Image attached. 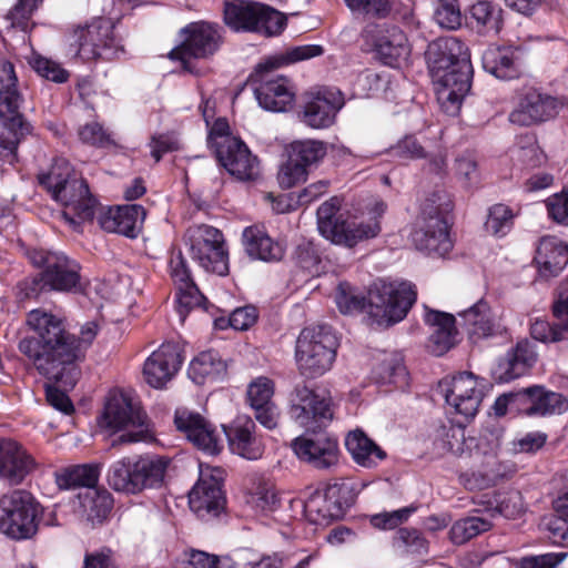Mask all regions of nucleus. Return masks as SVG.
Instances as JSON below:
<instances>
[{
	"mask_svg": "<svg viewBox=\"0 0 568 568\" xmlns=\"http://www.w3.org/2000/svg\"><path fill=\"white\" fill-rule=\"evenodd\" d=\"M27 324L33 334L20 339L19 351L41 375L72 389L81 375L77 363L95 338L98 324L85 323L77 337L67 331L62 317L43 308L31 310Z\"/></svg>",
	"mask_w": 568,
	"mask_h": 568,
	"instance_id": "1",
	"label": "nucleus"
},
{
	"mask_svg": "<svg viewBox=\"0 0 568 568\" xmlns=\"http://www.w3.org/2000/svg\"><path fill=\"white\" fill-rule=\"evenodd\" d=\"M417 298L416 286L408 281H382L367 294L341 282L335 293V303L342 314L366 313L374 323L389 326L400 322Z\"/></svg>",
	"mask_w": 568,
	"mask_h": 568,
	"instance_id": "2",
	"label": "nucleus"
},
{
	"mask_svg": "<svg viewBox=\"0 0 568 568\" xmlns=\"http://www.w3.org/2000/svg\"><path fill=\"white\" fill-rule=\"evenodd\" d=\"M425 59L438 85V100L447 112H457L470 91L474 74L467 45L456 37H440L427 45Z\"/></svg>",
	"mask_w": 568,
	"mask_h": 568,
	"instance_id": "3",
	"label": "nucleus"
},
{
	"mask_svg": "<svg viewBox=\"0 0 568 568\" xmlns=\"http://www.w3.org/2000/svg\"><path fill=\"white\" fill-rule=\"evenodd\" d=\"M38 182L64 206V216L72 224L91 222L95 215L97 200L91 195L85 180L79 178L64 158H54L48 172L38 175Z\"/></svg>",
	"mask_w": 568,
	"mask_h": 568,
	"instance_id": "4",
	"label": "nucleus"
},
{
	"mask_svg": "<svg viewBox=\"0 0 568 568\" xmlns=\"http://www.w3.org/2000/svg\"><path fill=\"white\" fill-rule=\"evenodd\" d=\"M22 102L13 63L0 60V160L9 165L16 163L18 145L31 131L20 112Z\"/></svg>",
	"mask_w": 568,
	"mask_h": 568,
	"instance_id": "5",
	"label": "nucleus"
},
{
	"mask_svg": "<svg viewBox=\"0 0 568 568\" xmlns=\"http://www.w3.org/2000/svg\"><path fill=\"white\" fill-rule=\"evenodd\" d=\"M341 200L333 196L320 205L316 212L320 233L332 243L354 247L359 242L374 239L381 232V219L387 204L376 200L369 207L367 221L355 222L344 219L339 213Z\"/></svg>",
	"mask_w": 568,
	"mask_h": 568,
	"instance_id": "6",
	"label": "nucleus"
},
{
	"mask_svg": "<svg viewBox=\"0 0 568 568\" xmlns=\"http://www.w3.org/2000/svg\"><path fill=\"white\" fill-rule=\"evenodd\" d=\"M67 45L68 55L82 62L111 61L124 54L121 39L114 34V24L108 18L73 27L67 36Z\"/></svg>",
	"mask_w": 568,
	"mask_h": 568,
	"instance_id": "7",
	"label": "nucleus"
},
{
	"mask_svg": "<svg viewBox=\"0 0 568 568\" xmlns=\"http://www.w3.org/2000/svg\"><path fill=\"white\" fill-rule=\"evenodd\" d=\"M337 347L338 341L331 325L320 324L303 328L295 348L300 373L307 378L323 376L332 368Z\"/></svg>",
	"mask_w": 568,
	"mask_h": 568,
	"instance_id": "8",
	"label": "nucleus"
},
{
	"mask_svg": "<svg viewBox=\"0 0 568 568\" xmlns=\"http://www.w3.org/2000/svg\"><path fill=\"white\" fill-rule=\"evenodd\" d=\"M223 27L207 21L190 22L179 34L181 42L173 48L168 58L179 61L184 72L199 74L195 60L213 57L223 43Z\"/></svg>",
	"mask_w": 568,
	"mask_h": 568,
	"instance_id": "9",
	"label": "nucleus"
},
{
	"mask_svg": "<svg viewBox=\"0 0 568 568\" xmlns=\"http://www.w3.org/2000/svg\"><path fill=\"white\" fill-rule=\"evenodd\" d=\"M41 505L31 493L17 489L0 498V531L13 540L32 538L39 528Z\"/></svg>",
	"mask_w": 568,
	"mask_h": 568,
	"instance_id": "10",
	"label": "nucleus"
},
{
	"mask_svg": "<svg viewBox=\"0 0 568 568\" xmlns=\"http://www.w3.org/2000/svg\"><path fill=\"white\" fill-rule=\"evenodd\" d=\"M224 21L234 31L278 36L287 24L286 17L270 6L251 0L225 2Z\"/></svg>",
	"mask_w": 568,
	"mask_h": 568,
	"instance_id": "11",
	"label": "nucleus"
},
{
	"mask_svg": "<svg viewBox=\"0 0 568 568\" xmlns=\"http://www.w3.org/2000/svg\"><path fill=\"white\" fill-rule=\"evenodd\" d=\"M185 236L191 258L201 268L219 276L229 274V250L221 230L196 224L187 229Z\"/></svg>",
	"mask_w": 568,
	"mask_h": 568,
	"instance_id": "12",
	"label": "nucleus"
},
{
	"mask_svg": "<svg viewBox=\"0 0 568 568\" xmlns=\"http://www.w3.org/2000/svg\"><path fill=\"white\" fill-rule=\"evenodd\" d=\"M277 69L280 67L274 63L267 64L265 58L255 67L251 84L261 108L272 112H285L293 105L294 85L287 77L275 74Z\"/></svg>",
	"mask_w": 568,
	"mask_h": 568,
	"instance_id": "13",
	"label": "nucleus"
},
{
	"mask_svg": "<svg viewBox=\"0 0 568 568\" xmlns=\"http://www.w3.org/2000/svg\"><path fill=\"white\" fill-rule=\"evenodd\" d=\"M28 257L34 267L41 268L50 291L78 293L81 291L80 264L64 253L45 248H32Z\"/></svg>",
	"mask_w": 568,
	"mask_h": 568,
	"instance_id": "14",
	"label": "nucleus"
},
{
	"mask_svg": "<svg viewBox=\"0 0 568 568\" xmlns=\"http://www.w3.org/2000/svg\"><path fill=\"white\" fill-rule=\"evenodd\" d=\"M288 414L306 432H321L333 419L332 398L325 392L297 385L290 395Z\"/></svg>",
	"mask_w": 568,
	"mask_h": 568,
	"instance_id": "15",
	"label": "nucleus"
},
{
	"mask_svg": "<svg viewBox=\"0 0 568 568\" xmlns=\"http://www.w3.org/2000/svg\"><path fill=\"white\" fill-rule=\"evenodd\" d=\"M146 415L140 406L134 404L132 399L121 392H110L102 415L100 417V426L110 430H121L126 427H138L136 432H128L121 434L116 442L121 444L138 443L144 439Z\"/></svg>",
	"mask_w": 568,
	"mask_h": 568,
	"instance_id": "16",
	"label": "nucleus"
},
{
	"mask_svg": "<svg viewBox=\"0 0 568 568\" xmlns=\"http://www.w3.org/2000/svg\"><path fill=\"white\" fill-rule=\"evenodd\" d=\"M224 470L200 466V476L189 493L190 509L202 520L219 517L225 509Z\"/></svg>",
	"mask_w": 568,
	"mask_h": 568,
	"instance_id": "17",
	"label": "nucleus"
},
{
	"mask_svg": "<svg viewBox=\"0 0 568 568\" xmlns=\"http://www.w3.org/2000/svg\"><path fill=\"white\" fill-rule=\"evenodd\" d=\"M351 484L342 481L327 485L324 493H314L304 503L307 519L315 525H327L342 519L355 503Z\"/></svg>",
	"mask_w": 568,
	"mask_h": 568,
	"instance_id": "18",
	"label": "nucleus"
},
{
	"mask_svg": "<svg viewBox=\"0 0 568 568\" xmlns=\"http://www.w3.org/2000/svg\"><path fill=\"white\" fill-rule=\"evenodd\" d=\"M363 37L373 48L376 58L385 65L396 68L410 53L405 32L396 24L369 23L365 27Z\"/></svg>",
	"mask_w": 568,
	"mask_h": 568,
	"instance_id": "19",
	"label": "nucleus"
},
{
	"mask_svg": "<svg viewBox=\"0 0 568 568\" xmlns=\"http://www.w3.org/2000/svg\"><path fill=\"white\" fill-rule=\"evenodd\" d=\"M438 390L454 412L466 420L474 418L483 400V390L477 387L473 373L462 372L452 378H444Z\"/></svg>",
	"mask_w": 568,
	"mask_h": 568,
	"instance_id": "20",
	"label": "nucleus"
},
{
	"mask_svg": "<svg viewBox=\"0 0 568 568\" xmlns=\"http://www.w3.org/2000/svg\"><path fill=\"white\" fill-rule=\"evenodd\" d=\"M291 447L297 458L318 470H329L337 466L339 447L335 437L321 432L296 437Z\"/></svg>",
	"mask_w": 568,
	"mask_h": 568,
	"instance_id": "21",
	"label": "nucleus"
},
{
	"mask_svg": "<svg viewBox=\"0 0 568 568\" xmlns=\"http://www.w3.org/2000/svg\"><path fill=\"white\" fill-rule=\"evenodd\" d=\"M176 429L206 455H217L223 449V439L215 426L201 414L178 408L174 414Z\"/></svg>",
	"mask_w": 568,
	"mask_h": 568,
	"instance_id": "22",
	"label": "nucleus"
},
{
	"mask_svg": "<svg viewBox=\"0 0 568 568\" xmlns=\"http://www.w3.org/2000/svg\"><path fill=\"white\" fill-rule=\"evenodd\" d=\"M344 104L339 89L323 88L307 97L301 114L302 122L313 129L329 128Z\"/></svg>",
	"mask_w": 568,
	"mask_h": 568,
	"instance_id": "23",
	"label": "nucleus"
},
{
	"mask_svg": "<svg viewBox=\"0 0 568 568\" xmlns=\"http://www.w3.org/2000/svg\"><path fill=\"white\" fill-rule=\"evenodd\" d=\"M552 323L546 320H535L530 324L532 339L549 344L568 339V278L560 283L552 303Z\"/></svg>",
	"mask_w": 568,
	"mask_h": 568,
	"instance_id": "24",
	"label": "nucleus"
},
{
	"mask_svg": "<svg viewBox=\"0 0 568 568\" xmlns=\"http://www.w3.org/2000/svg\"><path fill=\"white\" fill-rule=\"evenodd\" d=\"M537 358L536 344L527 338L520 339L497 359L493 378L499 384L519 378L534 367Z\"/></svg>",
	"mask_w": 568,
	"mask_h": 568,
	"instance_id": "25",
	"label": "nucleus"
},
{
	"mask_svg": "<svg viewBox=\"0 0 568 568\" xmlns=\"http://www.w3.org/2000/svg\"><path fill=\"white\" fill-rule=\"evenodd\" d=\"M183 361L182 349L178 344L163 343L144 362L145 382L153 388H162L179 372Z\"/></svg>",
	"mask_w": 568,
	"mask_h": 568,
	"instance_id": "26",
	"label": "nucleus"
},
{
	"mask_svg": "<svg viewBox=\"0 0 568 568\" xmlns=\"http://www.w3.org/2000/svg\"><path fill=\"white\" fill-rule=\"evenodd\" d=\"M146 211L142 205L125 204L103 207L97 219L105 232L136 239L142 231Z\"/></svg>",
	"mask_w": 568,
	"mask_h": 568,
	"instance_id": "27",
	"label": "nucleus"
},
{
	"mask_svg": "<svg viewBox=\"0 0 568 568\" xmlns=\"http://www.w3.org/2000/svg\"><path fill=\"white\" fill-rule=\"evenodd\" d=\"M255 422L246 415L237 416L230 425H223L231 453L248 460H256L264 454V445L255 434Z\"/></svg>",
	"mask_w": 568,
	"mask_h": 568,
	"instance_id": "28",
	"label": "nucleus"
},
{
	"mask_svg": "<svg viewBox=\"0 0 568 568\" xmlns=\"http://www.w3.org/2000/svg\"><path fill=\"white\" fill-rule=\"evenodd\" d=\"M559 102L556 98L537 90L528 91L517 108L510 112L509 121L521 126L545 122L557 115Z\"/></svg>",
	"mask_w": 568,
	"mask_h": 568,
	"instance_id": "29",
	"label": "nucleus"
},
{
	"mask_svg": "<svg viewBox=\"0 0 568 568\" xmlns=\"http://www.w3.org/2000/svg\"><path fill=\"white\" fill-rule=\"evenodd\" d=\"M37 467L34 458L16 440L0 438V478L19 485Z\"/></svg>",
	"mask_w": 568,
	"mask_h": 568,
	"instance_id": "30",
	"label": "nucleus"
},
{
	"mask_svg": "<svg viewBox=\"0 0 568 568\" xmlns=\"http://www.w3.org/2000/svg\"><path fill=\"white\" fill-rule=\"evenodd\" d=\"M214 155L217 162L239 181H254L260 174V162L242 139Z\"/></svg>",
	"mask_w": 568,
	"mask_h": 568,
	"instance_id": "31",
	"label": "nucleus"
},
{
	"mask_svg": "<svg viewBox=\"0 0 568 568\" xmlns=\"http://www.w3.org/2000/svg\"><path fill=\"white\" fill-rule=\"evenodd\" d=\"M424 321L430 329L427 348L433 355L443 356L457 344L458 331L452 314L426 308Z\"/></svg>",
	"mask_w": 568,
	"mask_h": 568,
	"instance_id": "32",
	"label": "nucleus"
},
{
	"mask_svg": "<svg viewBox=\"0 0 568 568\" xmlns=\"http://www.w3.org/2000/svg\"><path fill=\"white\" fill-rule=\"evenodd\" d=\"M273 394L274 385L267 377L257 378L247 388V400L255 419L267 429L276 428L280 416L278 408L272 400Z\"/></svg>",
	"mask_w": 568,
	"mask_h": 568,
	"instance_id": "33",
	"label": "nucleus"
},
{
	"mask_svg": "<svg viewBox=\"0 0 568 568\" xmlns=\"http://www.w3.org/2000/svg\"><path fill=\"white\" fill-rule=\"evenodd\" d=\"M415 247L432 256H445L453 248L449 237V222L436 220L434 223L424 222L412 234Z\"/></svg>",
	"mask_w": 568,
	"mask_h": 568,
	"instance_id": "34",
	"label": "nucleus"
},
{
	"mask_svg": "<svg viewBox=\"0 0 568 568\" xmlns=\"http://www.w3.org/2000/svg\"><path fill=\"white\" fill-rule=\"evenodd\" d=\"M534 262L540 277H556L568 264V246L556 236H544L537 246Z\"/></svg>",
	"mask_w": 568,
	"mask_h": 568,
	"instance_id": "35",
	"label": "nucleus"
},
{
	"mask_svg": "<svg viewBox=\"0 0 568 568\" xmlns=\"http://www.w3.org/2000/svg\"><path fill=\"white\" fill-rule=\"evenodd\" d=\"M483 69L500 80L519 78L521 63L518 52L511 47H488L481 55Z\"/></svg>",
	"mask_w": 568,
	"mask_h": 568,
	"instance_id": "36",
	"label": "nucleus"
},
{
	"mask_svg": "<svg viewBox=\"0 0 568 568\" xmlns=\"http://www.w3.org/2000/svg\"><path fill=\"white\" fill-rule=\"evenodd\" d=\"M345 447L354 463L364 468H375L387 458V453L361 428L347 433Z\"/></svg>",
	"mask_w": 568,
	"mask_h": 568,
	"instance_id": "37",
	"label": "nucleus"
},
{
	"mask_svg": "<svg viewBox=\"0 0 568 568\" xmlns=\"http://www.w3.org/2000/svg\"><path fill=\"white\" fill-rule=\"evenodd\" d=\"M459 315L463 317L468 334L474 341L498 336L505 331L491 313L488 303L484 300L478 301Z\"/></svg>",
	"mask_w": 568,
	"mask_h": 568,
	"instance_id": "38",
	"label": "nucleus"
},
{
	"mask_svg": "<svg viewBox=\"0 0 568 568\" xmlns=\"http://www.w3.org/2000/svg\"><path fill=\"white\" fill-rule=\"evenodd\" d=\"M524 413L527 416H547L562 414L568 409V400L558 393L547 392L541 386H531L521 390Z\"/></svg>",
	"mask_w": 568,
	"mask_h": 568,
	"instance_id": "39",
	"label": "nucleus"
},
{
	"mask_svg": "<svg viewBox=\"0 0 568 568\" xmlns=\"http://www.w3.org/2000/svg\"><path fill=\"white\" fill-rule=\"evenodd\" d=\"M246 253L255 260L263 262H278L284 256V247L273 239L263 227L251 225L244 229L242 234Z\"/></svg>",
	"mask_w": 568,
	"mask_h": 568,
	"instance_id": "40",
	"label": "nucleus"
},
{
	"mask_svg": "<svg viewBox=\"0 0 568 568\" xmlns=\"http://www.w3.org/2000/svg\"><path fill=\"white\" fill-rule=\"evenodd\" d=\"M136 463V484L138 494L145 489H156L162 487L166 470L170 465V458L155 454H145L135 456Z\"/></svg>",
	"mask_w": 568,
	"mask_h": 568,
	"instance_id": "41",
	"label": "nucleus"
},
{
	"mask_svg": "<svg viewBox=\"0 0 568 568\" xmlns=\"http://www.w3.org/2000/svg\"><path fill=\"white\" fill-rule=\"evenodd\" d=\"M99 477L100 467L94 464L73 465L54 471V481L61 490L94 488Z\"/></svg>",
	"mask_w": 568,
	"mask_h": 568,
	"instance_id": "42",
	"label": "nucleus"
},
{
	"mask_svg": "<svg viewBox=\"0 0 568 568\" xmlns=\"http://www.w3.org/2000/svg\"><path fill=\"white\" fill-rule=\"evenodd\" d=\"M374 381L379 385H393L396 388L408 386V372L400 353H386L372 371Z\"/></svg>",
	"mask_w": 568,
	"mask_h": 568,
	"instance_id": "43",
	"label": "nucleus"
},
{
	"mask_svg": "<svg viewBox=\"0 0 568 568\" xmlns=\"http://www.w3.org/2000/svg\"><path fill=\"white\" fill-rule=\"evenodd\" d=\"M226 363L222 359L219 352L210 349L201 352L195 356L187 369L190 378L201 385L206 379L216 381L226 374Z\"/></svg>",
	"mask_w": 568,
	"mask_h": 568,
	"instance_id": "44",
	"label": "nucleus"
},
{
	"mask_svg": "<svg viewBox=\"0 0 568 568\" xmlns=\"http://www.w3.org/2000/svg\"><path fill=\"white\" fill-rule=\"evenodd\" d=\"M555 515L545 521L548 538L554 545H568V469L561 495L554 501Z\"/></svg>",
	"mask_w": 568,
	"mask_h": 568,
	"instance_id": "45",
	"label": "nucleus"
},
{
	"mask_svg": "<svg viewBox=\"0 0 568 568\" xmlns=\"http://www.w3.org/2000/svg\"><path fill=\"white\" fill-rule=\"evenodd\" d=\"M136 475L135 456L123 457L109 467L108 484L115 491L138 495Z\"/></svg>",
	"mask_w": 568,
	"mask_h": 568,
	"instance_id": "46",
	"label": "nucleus"
},
{
	"mask_svg": "<svg viewBox=\"0 0 568 568\" xmlns=\"http://www.w3.org/2000/svg\"><path fill=\"white\" fill-rule=\"evenodd\" d=\"M501 13V8L488 0H478L469 8L471 23H475L479 33H498L503 26Z\"/></svg>",
	"mask_w": 568,
	"mask_h": 568,
	"instance_id": "47",
	"label": "nucleus"
},
{
	"mask_svg": "<svg viewBox=\"0 0 568 568\" xmlns=\"http://www.w3.org/2000/svg\"><path fill=\"white\" fill-rule=\"evenodd\" d=\"M81 504L87 513L88 520L92 524H101L108 518L113 508V497L108 490L98 489L95 486L85 494Z\"/></svg>",
	"mask_w": 568,
	"mask_h": 568,
	"instance_id": "48",
	"label": "nucleus"
},
{
	"mask_svg": "<svg viewBox=\"0 0 568 568\" xmlns=\"http://www.w3.org/2000/svg\"><path fill=\"white\" fill-rule=\"evenodd\" d=\"M287 155L308 171V168L318 163L327 152L326 144L317 140H302L292 142L286 149Z\"/></svg>",
	"mask_w": 568,
	"mask_h": 568,
	"instance_id": "49",
	"label": "nucleus"
},
{
	"mask_svg": "<svg viewBox=\"0 0 568 568\" xmlns=\"http://www.w3.org/2000/svg\"><path fill=\"white\" fill-rule=\"evenodd\" d=\"M454 209L452 196L445 190H436L429 194L420 206L424 222L434 223L436 220L448 221Z\"/></svg>",
	"mask_w": 568,
	"mask_h": 568,
	"instance_id": "50",
	"label": "nucleus"
},
{
	"mask_svg": "<svg viewBox=\"0 0 568 568\" xmlns=\"http://www.w3.org/2000/svg\"><path fill=\"white\" fill-rule=\"evenodd\" d=\"M491 527V521L484 517H466L454 523L449 531L450 540L455 545H463Z\"/></svg>",
	"mask_w": 568,
	"mask_h": 568,
	"instance_id": "51",
	"label": "nucleus"
},
{
	"mask_svg": "<svg viewBox=\"0 0 568 568\" xmlns=\"http://www.w3.org/2000/svg\"><path fill=\"white\" fill-rule=\"evenodd\" d=\"M435 442L443 450L455 455H462L466 448H469L465 437V426L460 422L442 425L437 429Z\"/></svg>",
	"mask_w": 568,
	"mask_h": 568,
	"instance_id": "52",
	"label": "nucleus"
},
{
	"mask_svg": "<svg viewBox=\"0 0 568 568\" xmlns=\"http://www.w3.org/2000/svg\"><path fill=\"white\" fill-rule=\"evenodd\" d=\"M393 545L400 551L410 555H426L428 552V540L417 528H399L394 538Z\"/></svg>",
	"mask_w": 568,
	"mask_h": 568,
	"instance_id": "53",
	"label": "nucleus"
},
{
	"mask_svg": "<svg viewBox=\"0 0 568 568\" xmlns=\"http://www.w3.org/2000/svg\"><path fill=\"white\" fill-rule=\"evenodd\" d=\"M515 214L513 210L501 203L489 207L485 229L488 233L497 237L507 235L514 226Z\"/></svg>",
	"mask_w": 568,
	"mask_h": 568,
	"instance_id": "54",
	"label": "nucleus"
},
{
	"mask_svg": "<svg viewBox=\"0 0 568 568\" xmlns=\"http://www.w3.org/2000/svg\"><path fill=\"white\" fill-rule=\"evenodd\" d=\"M294 260L298 267L310 274H320L322 253L318 245L311 240H303L296 245Z\"/></svg>",
	"mask_w": 568,
	"mask_h": 568,
	"instance_id": "55",
	"label": "nucleus"
},
{
	"mask_svg": "<svg viewBox=\"0 0 568 568\" xmlns=\"http://www.w3.org/2000/svg\"><path fill=\"white\" fill-rule=\"evenodd\" d=\"M324 53V49L320 44H303L287 49L284 53L267 57V64H276L280 68L320 57Z\"/></svg>",
	"mask_w": 568,
	"mask_h": 568,
	"instance_id": "56",
	"label": "nucleus"
},
{
	"mask_svg": "<svg viewBox=\"0 0 568 568\" xmlns=\"http://www.w3.org/2000/svg\"><path fill=\"white\" fill-rule=\"evenodd\" d=\"M490 511L493 517L498 515L506 519H516L524 511L520 493L517 490L498 493L495 496V507Z\"/></svg>",
	"mask_w": 568,
	"mask_h": 568,
	"instance_id": "57",
	"label": "nucleus"
},
{
	"mask_svg": "<svg viewBox=\"0 0 568 568\" xmlns=\"http://www.w3.org/2000/svg\"><path fill=\"white\" fill-rule=\"evenodd\" d=\"M240 138L234 136L230 131V124L225 118H217L207 134V145L213 153L220 152L222 149L236 142Z\"/></svg>",
	"mask_w": 568,
	"mask_h": 568,
	"instance_id": "58",
	"label": "nucleus"
},
{
	"mask_svg": "<svg viewBox=\"0 0 568 568\" xmlns=\"http://www.w3.org/2000/svg\"><path fill=\"white\" fill-rule=\"evenodd\" d=\"M435 21L446 29H457L462 26V13L458 0H438L434 12Z\"/></svg>",
	"mask_w": 568,
	"mask_h": 568,
	"instance_id": "59",
	"label": "nucleus"
},
{
	"mask_svg": "<svg viewBox=\"0 0 568 568\" xmlns=\"http://www.w3.org/2000/svg\"><path fill=\"white\" fill-rule=\"evenodd\" d=\"M247 504L262 513L274 511L280 506V497L273 487L260 485L250 494Z\"/></svg>",
	"mask_w": 568,
	"mask_h": 568,
	"instance_id": "60",
	"label": "nucleus"
},
{
	"mask_svg": "<svg viewBox=\"0 0 568 568\" xmlns=\"http://www.w3.org/2000/svg\"><path fill=\"white\" fill-rule=\"evenodd\" d=\"M548 217L564 226H568V187L550 195L546 201Z\"/></svg>",
	"mask_w": 568,
	"mask_h": 568,
	"instance_id": "61",
	"label": "nucleus"
},
{
	"mask_svg": "<svg viewBox=\"0 0 568 568\" xmlns=\"http://www.w3.org/2000/svg\"><path fill=\"white\" fill-rule=\"evenodd\" d=\"M415 510L414 507H404L393 511L379 513L372 516L371 523L375 528L392 530L407 521Z\"/></svg>",
	"mask_w": 568,
	"mask_h": 568,
	"instance_id": "62",
	"label": "nucleus"
},
{
	"mask_svg": "<svg viewBox=\"0 0 568 568\" xmlns=\"http://www.w3.org/2000/svg\"><path fill=\"white\" fill-rule=\"evenodd\" d=\"M171 276L182 288H191L197 292L187 261L181 250L174 253L170 260Z\"/></svg>",
	"mask_w": 568,
	"mask_h": 568,
	"instance_id": "63",
	"label": "nucleus"
},
{
	"mask_svg": "<svg viewBox=\"0 0 568 568\" xmlns=\"http://www.w3.org/2000/svg\"><path fill=\"white\" fill-rule=\"evenodd\" d=\"M308 171L303 165L296 163L287 155V160L280 168L277 181L282 189H291L296 184L304 182Z\"/></svg>",
	"mask_w": 568,
	"mask_h": 568,
	"instance_id": "64",
	"label": "nucleus"
}]
</instances>
